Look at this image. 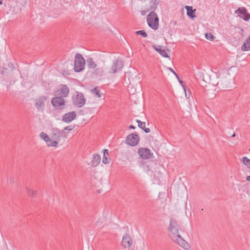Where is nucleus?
<instances>
[{
  "label": "nucleus",
  "mask_w": 250,
  "mask_h": 250,
  "mask_svg": "<svg viewBox=\"0 0 250 250\" xmlns=\"http://www.w3.org/2000/svg\"><path fill=\"white\" fill-rule=\"evenodd\" d=\"M140 137L136 133H131L127 136L125 138V144L129 146H137L140 142Z\"/></svg>",
  "instance_id": "nucleus-10"
},
{
  "label": "nucleus",
  "mask_w": 250,
  "mask_h": 250,
  "mask_svg": "<svg viewBox=\"0 0 250 250\" xmlns=\"http://www.w3.org/2000/svg\"><path fill=\"white\" fill-rule=\"evenodd\" d=\"M205 37L207 40H209L210 41H213V40L214 39V37L213 35L210 33H206Z\"/></svg>",
  "instance_id": "nucleus-27"
},
{
  "label": "nucleus",
  "mask_w": 250,
  "mask_h": 250,
  "mask_svg": "<svg viewBox=\"0 0 250 250\" xmlns=\"http://www.w3.org/2000/svg\"><path fill=\"white\" fill-rule=\"evenodd\" d=\"M233 80L230 69H223L218 71L217 79L212 81V84L220 88H228L233 83Z\"/></svg>",
  "instance_id": "nucleus-3"
},
{
  "label": "nucleus",
  "mask_w": 250,
  "mask_h": 250,
  "mask_svg": "<svg viewBox=\"0 0 250 250\" xmlns=\"http://www.w3.org/2000/svg\"><path fill=\"white\" fill-rule=\"evenodd\" d=\"M102 162L104 164H107L110 162V158L107 149H104V155Z\"/></svg>",
  "instance_id": "nucleus-19"
},
{
  "label": "nucleus",
  "mask_w": 250,
  "mask_h": 250,
  "mask_svg": "<svg viewBox=\"0 0 250 250\" xmlns=\"http://www.w3.org/2000/svg\"><path fill=\"white\" fill-rule=\"evenodd\" d=\"M91 91L93 94L97 96L98 98H100L101 97V93L99 89H98L97 88L91 89Z\"/></svg>",
  "instance_id": "nucleus-26"
},
{
  "label": "nucleus",
  "mask_w": 250,
  "mask_h": 250,
  "mask_svg": "<svg viewBox=\"0 0 250 250\" xmlns=\"http://www.w3.org/2000/svg\"><path fill=\"white\" fill-rule=\"evenodd\" d=\"M246 180L248 182H250V176H247L246 177Z\"/></svg>",
  "instance_id": "nucleus-35"
},
{
  "label": "nucleus",
  "mask_w": 250,
  "mask_h": 250,
  "mask_svg": "<svg viewBox=\"0 0 250 250\" xmlns=\"http://www.w3.org/2000/svg\"><path fill=\"white\" fill-rule=\"evenodd\" d=\"M185 91V96L187 98H189V97H190V95H188V93H187V90H186V91Z\"/></svg>",
  "instance_id": "nucleus-34"
},
{
  "label": "nucleus",
  "mask_w": 250,
  "mask_h": 250,
  "mask_svg": "<svg viewBox=\"0 0 250 250\" xmlns=\"http://www.w3.org/2000/svg\"><path fill=\"white\" fill-rule=\"evenodd\" d=\"M123 67L122 62L119 59H115L105 64L102 68L94 70L93 74L97 76H104L108 78L113 74L121 70Z\"/></svg>",
  "instance_id": "nucleus-2"
},
{
  "label": "nucleus",
  "mask_w": 250,
  "mask_h": 250,
  "mask_svg": "<svg viewBox=\"0 0 250 250\" xmlns=\"http://www.w3.org/2000/svg\"><path fill=\"white\" fill-rule=\"evenodd\" d=\"M248 172H249V174H250V167H249V169H248Z\"/></svg>",
  "instance_id": "nucleus-37"
},
{
  "label": "nucleus",
  "mask_w": 250,
  "mask_h": 250,
  "mask_svg": "<svg viewBox=\"0 0 250 250\" xmlns=\"http://www.w3.org/2000/svg\"><path fill=\"white\" fill-rule=\"evenodd\" d=\"M143 129L146 133H149L150 131V129L148 128L145 127Z\"/></svg>",
  "instance_id": "nucleus-33"
},
{
  "label": "nucleus",
  "mask_w": 250,
  "mask_h": 250,
  "mask_svg": "<svg viewBox=\"0 0 250 250\" xmlns=\"http://www.w3.org/2000/svg\"><path fill=\"white\" fill-rule=\"evenodd\" d=\"M85 60L80 54L75 56L74 61V70L77 72L83 71L85 67Z\"/></svg>",
  "instance_id": "nucleus-7"
},
{
  "label": "nucleus",
  "mask_w": 250,
  "mask_h": 250,
  "mask_svg": "<svg viewBox=\"0 0 250 250\" xmlns=\"http://www.w3.org/2000/svg\"><path fill=\"white\" fill-rule=\"evenodd\" d=\"M26 190L28 195L31 197H34L37 194V191L33 188H27Z\"/></svg>",
  "instance_id": "nucleus-21"
},
{
  "label": "nucleus",
  "mask_w": 250,
  "mask_h": 250,
  "mask_svg": "<svg viewBox=\"0 0 250 250\" xmlns=\"http://www.w3.org/2000/svg\"><path fill=\"white\" fill-rule=\"evenodd\" d=\"M101 162V157L98 154H94L93 155V158L90 162V165L92 167H97Z\"/></svg>",
  "instance_id": "nucleus-16"
},
{
  "label": "nucleus",
  "mask_w": 250,
  "mask_h": 250,
  "mask_svg": "<svg viewBox=\"0 0 250 250\" xmlns=\"http://www.w3.org/2000/svg\"><path fill=\"white\" fill-rule=\"evenodd\" d=\"M55 93L56 95L60 96V97L62 98H65L68 95L69 89L67 85L62 84L59 86L55 91Z\"/></svg>",
  "instance_id": "nucleus-13"
},
{
  "label": "nucleus",
  "mask_w": 250,
  "mask_h": 250,
  "mask_svg": "<svg viewBox=\"0 0 250 250\" xmlns=\"http://www.w3.org/2000/svg\"><path fill=\"white\" fill-rule=\"evenodd\" d=\"M52 106L56 108L62 109L65 105V100L61 97H54L51 101Z\"/></svg>",
  "instance_id": "nucleus-12"
},
{
  "label": "nucleus",
  "mask_w": 250,
  "mask_h": 250,
  "mask_svg": "<svg viewBox=\"0 0 250 250\" xmlns=\"http://www.w3.org/2000/svg\"><path fill=\"white\" fill-rule=\"evenodd\" d=\"M120 244L121 247L124 250H129L131 248L133 245V240L131 235L127 233L124 234Z\"/></svg>",
  "instance_id": "nucleus-6"
},
{
  "label": "nucleus",
  "mask_w": 250,
  "mask_h": 250,
  "mask_svg": "<svg viewBox=\"0 0 250 250\" xmlns=\"http://www.w3.org/2000/svg\"><path fill=\"white\" fill-rule=\"evenodd\" d=\"M158 3V0H146V4L149 10L155 9Z\"/></svg>",
  "instance_id": "nucleus-18"
},
{
  "label": "nucleus",
  "mask_w": 250,
  "mask_h": 250,
  "mask_svg": "<svg viewBox=\"0 0 250 250\" xmlns=\"http://www.w3.org/2000/svg\"><path fill=\"white\" fill-rule=\"evenodd\" d=\"M137 35H141L142 37L146 38L147 36L146 32L143 30L137 31L136 32Z\"/></svg>",
  "instance_id": "nucleus-28"
},
{
  "label": "nucleus",
  "mask_w": 250,
  "mask_h": 250,
  "mask_svg": "<svg viewBox=\"0 0 250 250\" xmlns=\"http://www.w3.org/2000/svg\"><path fill=\"white\" fill-rule=\"evenodd\" d=\"M137 153L139 158L143 160L150 159L153 155V153L152 151L146 147L139 148L137 150Z\"/></svg>",
  "instance_id": "nucleus-9"
},
{
  "label": "nucleus",
  "mask_w": 250,
  "mask_h": 250,
  "mask_svg": "<svg viewBox=\"0 0 250 250\" xmlns=\"http://www.w3.org/2000/svg\"><path fill=\"white\" fill-rule=\"evenodd\" d=\"M2 1H1V0H0V5H1V4H2Z\"/></svg>",
  "instance_id": "nucleus-38"
},
{
  "label": "nucleus",
  "mask_w": 250,
  "mask_h": 250,
  "mask_svg": "<svg viewBox=\"0 0 250 250\" xmlns=\"http://www.w3.org/2000/svg\"><path fill=\"white\" fill-rule=\"evenodd\" d=\"M76 117V113L74 111H71L65 114L62 117V121L68 123L74 120Z\"/></svg>",
  "instance_id": "nucleus-15"
},
{
  "label": "nucleus",
  "mask_w": 250,
  "mask_h": 250,
  "mask_svg": "<svg viewBox=\"0 0 250 250\" xmlns=\"http://www.w3.org/2000/svg\"><path fill=\"white\" fill-rule=\"evenodd\" d=\"M39 136L48 147L57 148L59 146L61 141V136L57 129H52L49 134L42 132Z\"/></svg>",
  "instance_id": "nucleus-4"
},
{
  "label": "nucleus",
  "mask_w": 250,
  "mask_h": 250,
  "mask_svg": "<svg viewBox=\"0 0 250 250\" xmlns=\"http://www.w3.org/2000/svg\"><path fill=\"white\" fill-rule=\"evenodd\" d=\"M242 162L244 165L247 167L250 165V159L247 157H243L242 158Z\"/></svg>",
  "instance_id": "nucleus-25"
},
{
  "label": "nucleus",
  "mask_w": 250,
  "mask_h": 250,
  "mask_svg": "<svg viewBox=\"0 0 250 250\" xmlns=\"http://www.w3.org/2000/svg\"><path fill=\"white\" fill-rule=\"evenodd\" d=\"M46 99V98L39 99L36 104V107L39 109L42 108L44 106V101H45Z\"/></svg>",
  "instance_id": "nucleus-23"
},
{
  "label": "nucleus",
  "mask_w": 250,
  "mask_h": 250,
  "mask_svg": "<svg viewBox=\"0 0 250 250\" xmlns=\"http://www.w3.org/2000/svg\"><path fill=\"white\" fill-rule=\"evenodd\" d=\"M167 231L168 236L174 243L186 250L190 249V245L180 234L178 224L175 220H170Z\"/></svg>",
  "instance_id": "nucleus-1"
},
{
  "label": "nucleus",
  "mask_w": 250,
  "mask_h": 250,
  "mask_svg": "<svg viewBox=\"0 0 250 250\" xmlns=\"http://www.w3.org/2000/svg\"><path fill=\"white\" fill-rule=\"evenodd\" d=\"M179 193L182 194L183 196H185L186 197H188V190L185 186H183L179 190Z\"/></svg>",
  "instance_id": "nucleus-24"
},
{
  "label": "nucleus",
  "mask_w": 250,
  "mask_h": 250,
  "mask_svg": "<svg viewBox=\"0 0 250 250\" xmlns=\"http://www.w3.org/2000/svg\"><path fill=\"white\" fill-rule=\"evenodd\" d=\"M168 69L176 76V77L177 76H178L172 68H169Z\"/></svg>",
  "instance_id": "nucleus-32"
},
{
  "label": "nucleus",
  "mask_w": 250,
  "mask_h": 250,
  "mask_svg": "<svg viewBox=\"0 0 250 250\" xmlns=\"http://www.w3.org/2000/svg\"><path fill=\"white\" fill-rule=\"evenodd\" d=\"M88 67L89 69L93 70V73L94 71L96 70L97 68L96 63L92 60H89L88 61Z\"/></svg>",
  "instance_id": "nucleus-22"
},
{
  "label": "nucleus",
  "mask_w": 250,
  "mask_h": 250,
  "mask_svg": "<svg viewBox=\"0 0 250 250\" xmlns=\"http://www.w3.org/2000/svg\"><path fill=\"white\" fill-rule=\"evenodd\" d=\"M73 129V127L72 126H66L64 128L65 130L67 131H71Z\"/></svg>",
  "instance_id": "nucleus-31"
},
{
  "label": "nucleus",
  "mask_w": 250,
  "mask_h": 250,
  "mask_svg": "<svg viewBox=\"0 0 250 250\" xmlns=\"http://www.w3.org/2000/svg\"><path fill=\"white\" fill-rule=\"evenodd\" d=\"M152 47L163 57L169 58L170 51L166 47L152 44Z\"/></svg>",
  "instance_id": "nucleus-11"
},
{
  "label": "nucleus",
  "mask_w": 250,
  "mask_h": 250,
  "mask_svg": "<svg viewBox=\"0 0 250 250\" xmlns=\"http://www.w3.org/2000/svg\"><path fill=\"white\" fill-rule=\"evenodd\" d=\"M242 51L244 52L250 51V35L246 39L241 47Z\"/></svg>",
  "instance_id": "nucleus-17"
},
{
  "label": "nucleus",
  "mask_w": 250,
  "mask_h": 250,
  "mask_svg": "<svg viewBox=\"0 0 250 250\" xmlns=\"http://www.w3.org/2000/svg\"><path fill=\"white\" fill-rule=\"evenodd\" d=\"M185 8L187 10V15L188 17H190L191 19H193L195 17V9L192 10V7L189 6H186Z\"/></svg>",
  "instance_id": "nucleus-20"
},
{
  "label": "nucleus",
  "mask_w": 250,
  "mask_h": 250,
  "mask_svg": "<svg viewBox=\"0 0 250 250\" xmlns=\"http://www.w3.org/2000/svg\"><path fill=\"white\" fill-rule=\"evenodd\" d=\"M148 25L153 29L156 30L159 27V19L157 15L154 12L150 13L147 18Z\"/></svg>",
  "instance_id": "nucleus-8"
},
{
  "label": "nucleus",
  "mask_w": 250,
  "mask_h": 250,
  "mask_svg": "<svg viewBox=\"0 0 250 250\" xmlns=\"http://www.w3.org/2000/svg\"><path fill=\"white\" fill-rule=\"evenodd\" d=\"M235 13L245 21H248L250 19V14L248 13L244 8H239L235 11Z\"/></svg>",
  "instance_id": "nucleus-14"
},
{
  "label": "nucleus",
  "mask_w": 250,
  "mask_h": 250,
  "mask_svg": "<svg viewBox=\"0 0 250 250\" xmlns=\"http://www.w3.org/2000/svg\"><path fill=\"white\" fill-rule=\"evenodd\" d=\"M138 125L142 129H144L145 127L146 124L145 122H142L141 121H138Z\"/></svg>",
  "instance_id": "nucleus-30"
},
{
  "label": "nucleus",
  "mask_w": 250,
  "mask_h": 250,
  "mask_svg": "<svg viewBox=\"0 0 250 250\" xmlns=\"http://www.w3.org/2000/svg\"><path fill=\"white\" fill-rule=\"evenodd\" d=\"M72 103L77 107H82L85 104L86 99L82 93L76 92L72 97Z\"/></svg>",
  "instance_id": "nucleus-5"
},
{
  "label": "nucleus",
  "mask_w": 250,
  "mask_h": 250,
  "mask_svg": "<svg viewBox=\"0 0 250 250\" xmlns=\"http://www.w3.org/2000/svg\"><path fill=\"white\" fill-rule=\"evenodd\" d=\"M176 78L178 79L179 83L181 84V86H182L183 88L184 89V90L186 91V86L184 84V83L182 81V80L180 79V78H179V76H177Z\"/></svg>",
  "instance_id": "nucleus-29"
},
{
  "label": "nucleus",
  "mask_w": 250,
  "mask_h": 250,
  "mask_svg": "<svg viewBox=\"0 0 250 250\" xmlns=\"http://www.w3.org/2000/svg\"><path fill=\"white\" fill-rule=\"evenodd\" d=\"M135 128V126H133V125H130V126H129V128L134 129Z\"/></svg>",
  "instance_id": "nucleus-36"
}]
</instances>
